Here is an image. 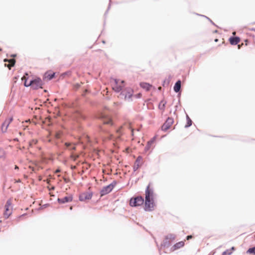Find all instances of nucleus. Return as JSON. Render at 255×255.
<instances>
[{"instance_id":"1","label":"nucleus","mask_w":255,"mask_h":255,"mask_svg":"<svg viewBox=\"0 0 255 255\" xmlns=\"http://www.w3.org/2000/svg\"><path fill=\"white\" fill-rule=\"evenodd\" d=\"M144 210L146 211L153 210L155 203L154 202V193L153 190L150 188L149 184L145 190Z\"/></svg>"},{"instance_id":"2","label":"nucleus","mask_w":255,"mask_h":255,"mask_svg":"<svg viewBox=\"0 0 255 255\" xmlns=\"http://www.w3.org/2000/svg\"><path fill=\"white\" fill-rule=\"evenodd\" d=\"M21 79L22 81L25 80L24 84L26 87L31 86L33 89L42 88L43 83L42 80L39 78H35L33 80L31 81L28 84L26 82V77L25 76H23Z\"/></svg>"},{"instance_id":"3","label":"nucleus","mask_w":255,"mask_h":255,"mask_svg":"<svg viewBox=\"0 0 255 255\" xmlns=\"http://www.w3.org/2000/svg\"><path fill=\"white\" fill-rule=\"evenodd\" d=\"M12 212V206L11 200L7 201L5 206L3 212V217L5 219H7L11 215Z\"/></svg>"},{"instance_id":"4","label":"nucleus","mask_w":255,"mask_h":255,"mask_svg":"<svg viewBox=\"0 0 255 255\" xmlns=\"http://www.w3.org/2000/svg\"><path fill=\"white\" fill-rule=\"evenodd\" d=\"M143 203V198L141 196H137L130 199L129 205L132 207H136L142 205Z\"/></svg>"},{"instance_id":"5","label":"nucleus","mask_w":255,"mask_h":255,"mask_svg":"<svg viewBox=\"0 0 255 255\" xmlns=\"http://www.w3.org/2000/svg\"><path fill=\"white\" fill-rule=\"evenodd\" d=\"M133 92V90L131 89L127 88L121 92L120 95L124 96L125 100H128L132 97Z\"/></svg>"},{"instance_id":"6","label":"nucleus","mask_w":255,"mask_h":255,"mask_svg":"<svg viewBox=\"0 0 255 255\" xmlns=\"http://www.w3.org/2000/svg\"><path fill=\"white\" fill-rule=\"evenodd\" d=\"M124 81H120L119 80L115 79L114 84L113 85V89L116 92H120L124 86Z\"/></svg>"},{"instance_id":"7","label":"nucleus","mask_w":255,"mask_h":255,"mask_svg":"<svg viewBox=\"0 0 255 255\" xmlns=\"http://www.w3.org/2000/svg\"><path fill=\"white\" fill-rule=\"evenodd\" d=\"M174 122L173 119L172 118H168L162 126V129L164 131H166L169 129Z\"/></svg>"},{"instance_id":"8","label":"nucleus","mask_w":255,"mask_h":255,"mask_svg":"<svg viewBox=\"0 0 255 255\" xmlns=\"http://www.w3.org/2000/svg\"><path fill=\"white\" fill-rule=\"evenodd\" d=\"M13 120L12 117H9L5 119L2 124L1 128L2 132H5L7 131L8 127Z\"/></svg>"},{"instance_id":"9","label":"nucleus","mask_w":255,"mask_h":255,"mask_svg":"<svg viewBox=\"0 0 255 255\" xmlns=\"http://www.w3.org/2000/svg\"><path fill=\"white\" fill-rule=\"evenodd\" d=\"M114 187V185L111 184L104 187L101 191V195L103 196L109 193L113 189Z\"/></svg>"},{"instance_id":"10","label":"nucleus","mask_w":255,"mask_h":255,"mask_svg":"<svg viewBox=\"0 0 255 255\" xmlns=\"http://www.w3.org/2000/svg\"><path fill=\"white\" fill-rule=\"evenodd\" d=\"M185 245V241H180L179 242L175 244H174L171 248V252H174L176 250H177L182 247H183Z\"/></svg>"},{"instance_id":"11","label":"nucleus","mask_w":255,"mask_h":255,"mask_svg":"<svg viewBox=\"0 0 255 255\" xmlns=\"http://www.w3.org/2000/svg\"><path fill=\"white\" fill-rule=\"evenodd\" d=\"M92 193L91 192H85L80 195L79 199L81 201H85L90 199L92 197Z\"/></svg>"},{"instance_id":"12","label":"nucleus","mask_w":255,"mask_h":255,"mask_svg":"<svg viewBox=\"0 0 255 255\" xmlns=\"http://www.w3.org/2000/svg\"><path fill=\"white\" fill-rule=\"evenodd\" d=\"M143 163V160L141 156H138L134 164V169H137L139 167H140Z\"/></svg>"},{"instance_id":"13","label":"nucleus","mask_w":255,"mask_h":255,"mask_svg":"<svg viewBox=\"0 0 255 255\" xmlns=\"http://www.w3.org/2000/svg\"><path fill=\"white\" fill-rule=\"evenodd\" d=\"M229 40L231 44L236 45L240 42V38L239 37H231Z\"/></svg>"},{"instance_id":"14","label":"nucleus","mask_w":255,"mask_h":255,"mask_svg":"<svg viewBox=\"0 0 255 255\" xmlns=\"http://www.w3.org/2000/svg\"><path fill=\"white\" fill-rule=\"evenodd\" d=\"M72 197L71 196H66L61 199H58V201L60 203H65L72 201Z\"/></svg>"},{"instance_id":"15","label":"nucleus","mask_w":255,"mask_h":255,"mask_svg":"<svg viewBox=\"0 0 255 255\" xmlns=\"http://www.w3.org/2000/svg\"><path fill=\"white\" fill-rule=\"evenodd\" d=\"M181 88V81L178 80L175 83L174 87V90L175 92H178L180 91Z\"/></svg>"},{"instance_id":"16","label":"nucleus","mask_w":255,"mask_h":255,"mask_svg":"<svg viewBox=\"0 0 255 255\" xmlns=\"http://www.w3.org/2000/svg\"><path fill=\"white\" fill-rule=\"evenodd\" d=\"M140 86L142 88L145 89L147 91L149 90L151 87L150 85L146 83H142L140 84Z\"/></svg>"},{"instance_id":"17","label":"nucleus","mask_w":255,"mask_h":255,"mask_svg":"<svg viewBox=\"0 0 255 255\" xmlns=\"http://www.w3.org/2000/svg\"><path fill=\"white\" fill-rule=\"evenodd\" d=\"M4 62H8V63L11 64V66H14L15 63V60L14 59H6L4 60Z\"/></svg>"},{"instance_id":"18","label":"nucleus","mask_w":255,"mask_h":255,"mask_svg":"<svg viewBox=\"0 0 255 255\" xmlns=\"http://www.w3.org/2000/svg\"><path fill=\"white\" fill-rule=\"evenodd\" d=\"M154 139H152L150 140V141H148L147 145L145 147V149L146 150H148L150 148L151 145L154 143Z\"/></svg>"},{"instance_id":"19","label":"nucleus","mask_w":255,"mask_h":255,"mask_svg":"<svg viewBox=\"0 0 255 255\" xmlns=\"http://www.w3.org/2000/svg\"><path fill=\"white\" fill-rule=\"evenodd\" d=\"M247 254L255 255V247L249 249L247 252Z\"/></svg>"},{"instance_id":"20","label":"nucleus","mask_w":255,"mask_h":255,"mask_svg":"<svg viewBox=\"0 0 255 255\" xmlns=\"http://www.w3.org/2000/svg\"><path fill=\"white\" fill-rule=\"evenodd\" d=\"M103 123L104 124L112 125V121L110 118L104 120Z\"/></svg>"},{"instance_id":"21","label":"nucleus","mask_w":255,"mask_h":255,"mask_svg":"<svg viewBox=\"0 0 255 255\" xmlns=\"http://www.w3.org/2000/svg\"><path fill=\"white\" fill-rule=\"evenodd\" d=\"M192 125V121L189 118L188 116H187V125L185 126V127H189Z\"/></svg>"},{"instance_id":"22","label":"nucleus","mask_w":255,"mask_h":255,"mask_svg":"<svg viewBox=\"0 0 255 255\" xmlns=\"http://www.w3.org/2000/svg\"><path fill=\"white\" fill-rule=\"evenodd\" d=\"M79 157V155L78 154H74L72 153L71 155V158L73 160H76L77 158H78Z\"/></svg>"},{"instance_id":"23","label":"nucleus","mask_w":255,"mask_h":255,"mask_svg":"<svg viewBox=\"0 0 255 255\" xmlns=\"http://www.w3.org/2000/svg\"><path fill=\"white\" fill-rule=\"evenodd\" d=\"M55 73H52L51 74H48L47 76V78L48 80L52 79L54 77Z\"/></svg>"},{"instance_id":"24","label":"nucleus","mask_w":255,"mask_h":255,"mask_svg":"<svg viewBox=\"0 0 255 255\" xmlns=\"http://www.w3.org/2000/svg\"><path fill=\"white\" fill-rule=\"evenodd\" d=\"M37 142V140L36 139H33L31 141L29 142V144L30 145H33V144H36Z\"/></svg>"},{"instance_id":"25","label":"nucleus","mask_w":255,"mask_h":255,"mask_svg":"<svg viewBox=\"0 0 255 255\" xmlns=\"http://www.w3.org/2000/svg\"><path fill=\"white\" fill-rule=\"evenodd\" d=\"M231 254L229 251H226L223 253V255H230Z\"/></svg>"},{"instance_id":"26","label":"nucleus","mask_w":255,"mask_h":255,"mask_svg":"<svg viewBox=\"0 0 255 255\" xmlns=\"http://www.w3.org/2000/svg\"><path fill=\"white\" fill-rule=\"evenodd\" d=\"M164 106H165V104H163L162 105H161V103H160L159 105V108L160 109L163 110L164 108Z\"/></svg>"},{"instance_id":"27","label":"nucleus","mask_w":255,"mask_h":255,"mask_svg":"<svg viewBox=\"0 0 255 255\" xmlns=\"http://www.w3.org/2000/svg\"><path fill=\"white\" fill-rule=\"evenodd\" d=\"M65 145H66V147H68L72 146V144L69 142H65Z\"/></svg>"},{"instance_id":"28","label":"nucleus","mask_w":255,"mask_h":255,"mask_svg":"<svg viewBox=\"0 0 255 255\" xmlns=\"http://www.w3.org/2000/svg\"><path fill=\"white\" fill-rule=\"evenodd\" d=\"M5 66L7 67L9 69H10L12 67H13V66H11V64L10 63H8V64H6V63L5 64Z\"/></svg>"},{"instance_id":"29","label":"nucleus","mask_w":255,"mask_h":255,"mask_svg":"<svg viewBox=\"0 0 255 255\" xmlns=\"http://www.w3.org/2000/svg\"><path fill=\"white\" fill-rule=\"evenodd\" d=\"M72 146H71V149H72V150H76V146H75V144H72Z\"/></svg>"},{"instance_id":"30","label":"nucleus","mask_w":255,"mask_h":255,"mask_svg":"<svg viewBox=\"0 0 255 255\" xmlns=\"http://www.w3.org/2000/svg\"><path fill=\"white\" fill-rule=\"evenodd\" d=\"M192 236L191 235H189V236H188L187 237H186V239L187 240H189V239H192Z\"/></svg>"},{"instance_id":"31","label":"nucleus","mask_w":255,"mask_h":255,"mask_svg":"<svg viewBox=\"0 0 255 255\" xmlns=\"http://www.w3.org/2000/svg\"><path fill=\"white\" fill-rule=\"evenodd\" d=\"M243 45V43H242L241 44H239L238 47V49H240L241 47Z\"/></svg>"},{"instance_id":"32","label":"nucleus","mask_w":255,"mask_h":255,"mask_svg":"<svg viewBox=\"0 0 255 255\" xmlns=\"http://www.w3.org/2000/svg\"><path fill=\"white\" fill-rule=\"evenodd\" d=\"M122 127H121L119 129H118V130H117V133H119V132H121V129H122Z\"/></svg>"},{"instance_id":"33","label":"nucleus","mask_w":255,"mask_h":255,"mask_svg":"<svg viewBox=\"0 0 255 255\" xmlns=\"http://www.w3.org/2000/svg\"><path fill=\"white\" fill-rule=\"evenodd\" d=\"M60 172V169H57V170H55V173H59V172Z\"/></svg>"},{"instance_id":"34","label":"nucleus","mask_w":255,"mask_h":255,"mask_svg":"<svg viewBox=\"0 0 255 255\" xmlns=\"http://www.w3.org/2000/svg\"><path fill=\"white\" fill-rule=\"evenodd\" d=\"M64 180L66 183H67L68 181V180L65 178H64Z\"/></svg>"},{"instance_id":"35","label":"nucleus","mask_w":255,"mask_h":255,"mask_svg":"<svg viewBox=\"0 0 255 255\" xmlns=\"http://www.w3.org/2000/svg\"><path fill=\"white\" fill-rule=\"evenodd\" d=\"M46 182H47V183L48 184H49V183H50V179H47L46 180Z\"/></svg>"},{"instance_id":"36","label":"nucleus","mask_w":255,"mask_h":255,"mask_svg":"<svg viewBox=\"0 0 255 255\" xmlns=\"http://www.w3.org/2000/svg\"><path fill=\"white\" fill-rule=\"evenodd\" d=\"M245 43H246V45H247L248 40H246L245 41Z\"/></svg>"},{"instance_id":"37","label":"nucleus","mask_w":255,"mask_h":255,"mask_svg":"<svg viewBox=\"0 0 255 255\" xmlns=\"http://www.w3.org/2000/svg\"><path fill=\"white\" fill-rule=\"evenodd\" d=\"M15 169H18V167L17 166V165H15V168H14Z\"/></svg>"},{"instance_id":"38","label":"nucleus","mask_w":255,"mask_h":255,"mask_svg":"<svg viewBox=\"0 0 255 255\" xmlns=\"http://www.w3.org/2000/svg\"><path fill=\"white\" fill-rule=\"evenodd\" d=\"M215 42H217L218 41V39L216 38L215 40H214Z\"/></svg>"},{"instance_id":"39","label":"nucleus","mask_w":255,"mask_h":255,"mask_svg":"<svg viewBox=\"0 0 255 255\" xmlns=\"http://www.w3.org/2000/svg\"><path fill=\"white\" fill-rule=\"evenodd\" d=\"M233 35H236V32H233Z\"/></svg>"},{"instance_id":"40","label":"nucleus","mask_w":255,"mask_h":255,"mask_svg":"<svg viewBox=\"0 0 255 255\" xmlns=\"http://www.w3.org/2000/svg\"><path fill=\"white\" fill-rule=\"evenodd\" d=\"M70 210H72V206H71V207H70Z\"/></svg>"},{"instance_id":"41","label":"nucleus","mask_w":255,"mask_h":255,"mask_svg":"<svg viewBox=\"0 0 255 255\" xmlns=\"http://www.w3.org/2000/svg\"><path fill=\"white\" fill-rule=\"evenodd\" d=\"M52 189H54V187H52Z\"/></svg>"},{"instance_id":"42","label":"nucleus","mask_w":255,"mask_h":255,"mask_svg":"<svg viewBox=\"0 0 255 255\" xmlns=\"http://www.w3.org/2000/svg\"><path fill=\"white\" fill-rule=\"evenodd\" d=\"M232 250H234V247H233V248H232Z\"/></svg>"},{"instance_id":"43","label":"nucleus","mask_w":255,"mask_h":255,"mask_svg":"<svg viewBox=\"0 0 255 255\" xmlns=\"http://www.w3.org/2000/svg\"><path fill=\"white\" fill-rule=\"evenodd\" d=\"M252 30H254V31H255V29H253Z\"/></svg>"},{"instance_id":"44","label":"nucleus","mask_w":255,"mask_h":255,"mask_svg":"<svg viewBox=\"0 0 255 255\" xmlns=\"http://www.w3.org/2000/svg\"><path fill=\"white\" fill-rule=\"evenodd\" d=\"M1 49L0 48V51H1Z\"/></svg>"}]
</instances>
